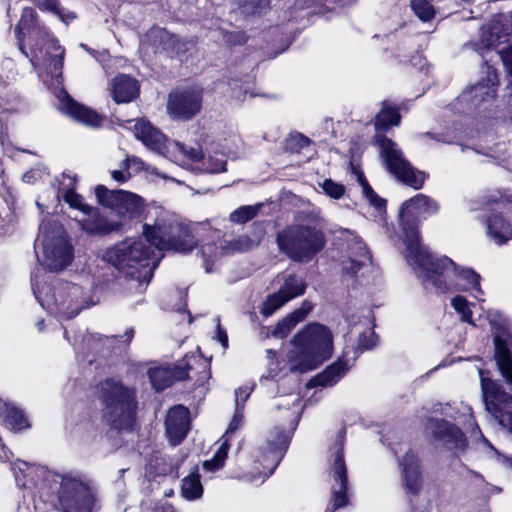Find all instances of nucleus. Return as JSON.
<instances>
[{"label": "nucleus", "instance_id": "nucleus-25", "mask_svg": "<svg viewBox=\"0 0 512 512\" xmlns=\"http://www.w3.org/2000/svg\"><path fill=\"white\" fill-rule=\"evenodd\" d=\"M401 478L405 490L411 494H417L421 488V470L417 456L411 451L399 459Z\"/></svg>", "mask_w": 512, "mask_h": 512}, {"label": "nucleus", "instance_id": "nucleus-4", "mask_svg": "<svg viewBox=\"0 0 512 512\" xmlns=\"http://www.w3.org/2000/svg\"><path fill=\"white\" fill-rule=\"evenodd\" d=\"M314 386H277V403L278 409L293 408V420L287 429L275 427L272 429L263 445L257 450L256 464L263 467V471L258 475H247L246 479L251 483H262L266 478L273 474L281 462L286 452L290 439L296 429L303 407L301 406V398L303 389L309 390Z\"/></svg>", "mask_w": 512, "mask_h": 512}, {"label": "nucleus", "instance_id": "nucleus-9", "mask_svg": "<svg viewBox=\"0 0 512 512\" xmlns=\"http://www.w3.org/2000/svg\"><path fill=\"white\" fill-rule=\"evenodd\" d=\"M32 289L40 305L60 319H71L88 307L81 297L82 288L77 284L60 282L52 288L46 286L40 289L36 277H32Z\"/></svg>", "mask_w": 512, "mask_h": 512}, {"label": "nucleus", "instance_id": "nucleus-43", "mask_svg": "<svg viewBox=\"0 0 512 512\" xmlns=\"http://www.w3.org/2000/svg\"><path fill=\"white\" fill-rule=\"evenodd\" d=\"M221 33L223 41L228 46H241L244 45L248 40V36L244 31H222Z\"/></svg>", "mask_w": 512, "mask_h": 512}, {"label": "nucleus", "instance_id": "nucleus-27", "mask_svg": "<svg viewBox=\"0 0 512 512\" xmlns=\"http://www.w3.org/2000/svg\"><path fill=\"white\" fill-rule=\"evenodd\" d=\"M86 218L79 221V224L85 232L91 235H106L110 232L117 231L122 224L118 222H109L105 217L101 216L98 208H92L91 213L85 214Z\"/></svg>", "mask_w": 512, "mask_h": 512}, {"label": "nucleus", "instance_id": "nucleus-51", "mask_svg": "<svg viewBox=\"0 0 512 512\" xmlns=\"http://www.w3.org/2000/svg\"><path fill=\"white\" fill-rule=\"evenodd\" d=\"M461 410H462V414L465 416L467 415L469 417V422H471L472 424H474L476 426V430H477V433L479 434L480 436V439H481V442L489 447L490 449H494V447L491 445V443L484 437V435L482 434L481 430L479 429L478 425L475 423V420H474V417L472 415V410H471V407L468 406V405H464L463 403H461Z\"/></svg>", "mask_w": 512, "mask_h": 512}, {"label": "nucleus", "instance_id": "nucleus-29", "mask_svg": "<svg viewBox=\"0 0 512 512\" xmlns=\"http://www.w3.org/2000/svg\"><path fill=\"white\" fill-rule=\"evenodd\" d=\"M348 371L347 361L339 359L324 371L311 378L307 384H335L339 382Z\"/></svg>", "mask_w": 512, "mask_h": 512}, {"label": "nucleus", "instance_id": "nucleus-23", "mask_svg": "<svg viewBox=\"0 0 512 512\" xmlns=\"http://www.w3.org/2000/svg\"><path fill=\"white\" fill-rule=\"evenodd\" d=\"M497 84L496 74L489 72L485 79L472 86L468 91L463 92L459 100L467 103L469 108H480L483 103L493 100Z\"/></svg>", "mask_w": 512, "mask_h": 512}, {"label": "nucleus", "instance_id": "nucleus-18", "mask_svg": "<svg viewBox=\"0 0 512 512\" xmlns=\"http://www.w3.org/2000/svg\"><path fill=\"white\" fill-rule=\"evenodd\" d=\"M190 367L186 360H182L177 364L164 363L146 369L142 363L131 364L128 373H142L146 371L151 384H173L185 380H192L188 376Z\"/></svg>", "mask_w": 512, "mask_h": 512}, {"label": "nucleus", "instance_id": "nucleus-38", "mask_svg": "<svg viewBox=\"0 0 512 512\" xmlns=\"http://www.w3.org/2000/svg\"><path fill=\"white\" fill-rule=\"evenodd\" d=\"M410 6L417 17L424 22L435 17L434 6L428 0H411Z\"/></svg>", "mask_w": 512, "mask_h": 512}, {"label": "nucleus", "instance_id": "nucleus-28", "mask_svg": "<svg viewBox=\"0 0 512 512\" xmlns=\"http://www.w3.org/2000/svg\"><path fill=\"white\" fill-rule=\"evenodd\" d=\"M487 234L498 245L507 242L512 237V225L499 214L487 219Z\"/></svg>", "mask_w": 512, "mask_h": 512}, {"label": "nucleus", "instance_id": "nucleus-24", "mask_svg": "<svg viewBox=\"0 0 512 512\" xmlns=\"http://www.w3.org/2000/svg\"><path fill=\"white\" fill-rule=\"evenodd\" d=\"M495 360L502 376L509 384H512V333L507 330H499L494 335Z\"/></svg>", "mask_w": 512, "mask_h": 512}, {"label": "nucleus", "instance_id": "nucleus-59", "mask_svg": "<svg viewBox=\"0 0 512 512\" xmlns=\"http://www.w3.org/2000/svg\"><path fill=\"white\" fill-rule=\"evenodd\" d=\"M217 339L223 348L226 349L228 347V335L226 331L221 328L219 321L217 323Z\"/></svg>", "mask_w": 512, "mask_h": 512}, {"label": "nucleus", "instance_id": "nucleus-35", "mask_svg": "<svg viewBox=\"0 0 512 512\" xmlns=\"http://www.w3.org/2000/svg\"><path fill=\"white\" fill-rule=\"evenodd\" d=\"M201 256L203 258V265L205 271L210 273L213 271V264L219 259L221 256H226L221 253V245L217 246L215 243H206L201 247L200 250Z\"/></svg>", "mask_w": 512, "mask_h": 512}, {"label": "nucleus", "instance_id": "nucleus-62", "mask_svg": "<svg viewBox=\"0 0 512 512\" xmlns=\"http://www.w3.org/2000/svg\"><path fill=\"white\" fill-rule=\"evenodd\" d=\"M419 137H430L438 142L449 143L450 141L443 134H433L430 132L419 134Z\"/></svg>", "mask_w": 512, "mask_h": 512}, {"label": "nucleus", "instance_id": "nucleus-63", "mask_svg": "<svg viewBox=\"0 0 512 512\" xmlns=\"http://www.w3.org/2000/svg\"><path fill=\"white\" fill-rule=\"evenodd\" d=\"M34 171H30L24 174L23 179L27 183H33L35 180Z\"/></svg>", "mask_w": 512, "mask_h": 512}, {"label": "nucleus", "instance_id": "nucleus-3", "mask_svg": "<svg viewBox=\"0 0 512 512\" xmlns=\"http://www.w3.org/2000/svg\"><path fill=\"white\" fill-rule=\"evenodd\" d=\"M19 50L30 58L38 75L47 73L57 80L62 77L64 48L58 40L37 19L33 8L25 7L15 27Z\"/></svg>", "mask_w": 512, "mask_h": 512}, {"label": "nucleus", "instance_id": "nucleus-7", "mask_svg": "<svg viewBox=\"0 0 512 512\" xmlns=\"http://www.w3.org/2000/svg\"><path fill=\"white\" fill-rule=\"evenodd\" d=\"M438 210L437 202L424 194H417L402 204L399 220L406 246L405 259L409 265L430 252L420 242L419 224Z\"/></svg>", "mask_w": 512, "mask_h": 512}, {"label": "nucleus", "instance_id": "nucleus-39", "mask_svg": "<svg viewBox=\"0 0 512 512\" xmlns=\"http://www.w3.org/2000/svg\"><path fill=\"white\" fill-rule=\"evenodd\" d=\"M63 198H64L65 202L68 203L71 208L81 211L84 215L86 213L92 212L93 207L86 204L84 202L83 197L80 194L76 193L73 189H68L63 194Z\"/></svg>", "mask_w": 512, "mask_h": 512}, {"label": "nucleus", "instance_id": "nucleus-47", "mask_svg": "<svg viewBox=\"0 0 512 512\" xmlns=\"http://www.w3.org/2000/svg\"><path fill=\"white\" fill-rule=\"evenodd\" d=\"M243 419H244V414H243L242 408L235 407L234 415L229 423V426H228L223 438L229 439L230 435L234 434L240 427H242Z\"/></svg>", "mask_w": 512, "mask_h": 512}, {"label": "nucleus", "instance_id": "nucleus-54", "mask_svg": "<svg viewBox=\"0 0 512 512\" xmlns=\"http://www.w3.org/2000/svg\"><path fill=\"white\" fill-rule=\"evenodd\" d=\"M115 337L112 336V337H107V336H102V335H99V334H91L89 336H87L84 341L90 345L91 342H99V343H103L105 345L107 344H111L113 341H114ZM93 349L97 350V347H96V343L93 344Z\"/></svg>", "mask_w": 512, "mask_h": 512}, {"label": "nucleus", "instance_id": "nucleus-10", "mask_svg": "<svg viewBox=\"0 0 512 512\" xmlns=\"http://www.w3.org/2000/svg\"><path fill=\"white\" fill-rule=\"evenodd\" d=\"M102 418L117 430L131 429L137 409L136 393L128 386H106L102 390Z\"/></svg>", "mask_w": 512, "mask_h": 512}, {"label": "nucleus", "instance_id": "nucleus-30", "mask_svg": "<svg viewBox=\"0 0 512 512\" xmlns=\"http://www.w3.org/2000/svg\"><path fill=\"white\" fill-rule=\"evenodd\" d=\"M260 241V236L256 238H250L247 235H240L231 240L221 243V253L227 255H233L235 253H243L256 247Z\"/></svg>", "mask_w": 512, "mask_h": 512}, {"label": "nucleus", "instance_id": "nucleus-56", "mask_svg": "<svg viewBox=\"0 0 512 512\" xmlns=\"http://www.w3.org/2000/svg\"><path fill=\"white\" fill-rule=\"evenodd\" d=\"M310 3V0H304V1H300L299 4H297L294 8V11L290 13V19H299V18H303L305 15H300L298 14V10H302V9H307L310 7V5L308 4Z\"/></svg>", "mask_w": 512, "mask_h": 512}, {"label": "nucleus", "instance_id": "nucleus-50", "mask_svg": "<svg viewBox=\"0 0 512 512\" xmlns=\"http://www.w3.org/2000/svg\"><path fill=\"white\" fill-rule=\"evenodd\" d=\"M376 345V335L373 331L367 330L359 335L358 347L364 350L373 348Z\"/></svg>", "mask_w": 512, "mask_h": 512}, {"label": "nucleus", "instance_id": "nucleus-31", "mask_svg": "<svg viewBox=\"0 0 512 512\" xmlns=\"http://www.w3.org/2000/svg\"><path fill=\"white\" fill-rule=\"evenodd\" d=\"M6 424L12 430H22L29 426L28 420L22 410L15 407L13 404L3 402L0 409Z\"/></svg>", "mask_w": 512, "mask_h": 512}, {"label": "nucleus", "instance_id": "nucleus-5", "mask_svg": "<svg viewBox=\"0 0 512 512\" xmlns=\"http://www.w3.org/2000/svg\"><path fill=\"white\" fill-rule=\"evenodd\" d=\"M423 288L429 292L475 290L481 293L480 275L471 268L460 267L447 256L431 252L410 264Z\"/></svg>", "mask_w": 512, "mask_h": 512}, {"label": "nucleus", "instance_id": "nucleus-52", "mask_svg": "<svg viewBox=\"0 0 512 512\" xmlns=\"http://www.w3.org/2000/svg\"><path fill=\"white\" fill-rule=\"evenodd\" d=\"M313 309V304L308 301V300H304L301 304V306L296 309L294 312H292L291 314L299 321H303L305 319V317L307 316V314Z\"/></svg>", "mask_w": 512, "mask_h": 512}, {"label": "nucleus", "instance_id": "nucleus-33", "mask_svg": "<svg viewBox=\"0 0 512 512\" xmlns=\"http://www.w3.org/2000/svg\"><path fill=\"white\" fill-rule=\"evenodd\" d=\"M400 123V115L396 108L383 107L375 117V129L377 131L386 130L392 125Z\"/></svg>", "mask_w": 512, "mask_h": 512}, {"label": "nucleus", "instance_id": "nucleus-36", "mask_svg": "<svg viewBox=\"0 0 512 512\" xmlns=\"http://www.w3.org/2000/svg\"><path fill=\"white\" fill-rule=\"evenodd\" d=\"M360 252V259L349 258L342 263L343 271L347 274H356L367 262H370L371 257L369 251L362 244H358Z\"/></svg>", "mask_w": 512, "mask_h": 512}, {"label": "nucleus", "instance_id": "nucleus-15", "mask_svg": "<svg viewBox=\"0 0 512 512\" xmlns=\"http://www.w3.org/2000/svg\"><path fill=\"white\" fill-rule=\"evenodd\" d=\"M95 195L100 205L111 209L123 220L138 219L144 211L143 199L126 190H110L104 185H98Z\"/></svg>", "mask_w": 512, "mask_h": 512}, {"label": "nucleus", "instance_id": "nucleus-6", "mask_svg": "<svg viewBox=\"0 0 512 512\" xmlns=\"http://www.w3.org/2000/svg\"><path fill=\"white\" fill-rule=\"evenodd\" d=\"M294 351L289 360L292 373H306L327 360L333 350L331 331L319 323H311L293 338Z\"/></svg>", "mask_w": 512, "mask_h": 512}, {"label": "nucleus", "instance_id": "nucleus-58", "mask_svg": "<svg viewBox=\"0 0 512 512\" xmlns=\"http://www.w3.org/2000/svg\"><path fill=\"white\" fill-rule=\"evenodd\" d=\"M223 467V464H219L218 461L215 460V458H211L209 460L204 461L203 468L207 471L214 472Z\"/></svg>", "mask_w": 512, "mask_h": 512}, {"label": "nucleus", "instance_id": "nucleus-8", "mask_svg": "<svg viewBox=\"0 0 512 512\" xmlns=\"http://www.w3.org/2000/svg\"><path fill=\"white\" fill-rule=\"evenodd\" d=\"M276 240L281 252L300 263L311 261L326 244L322 229L306 224L287 226L278 232Z\"/></svg>", "mask_w": 512, "mask_h": 512}, {"label": "nucleus", "instance_id": "nucleus-42", "mask_svg": "<svg viewBox=\"0 0 512 512\" xmlns=\"http://www.w3.org/2000/svg\"><path fill=\"white\" fill-rule=\"evenodd\" d=\"M42 9L50 11L59 16V18L66 24L75 18V15L70 12H65L61 8L58 0H43L40 6Z\"/></svg>", "mask_w": 512, "mask_h": 512}, {"label": "nucleus", "instance_id": "nucleus-53", "mask_svg": "<svg viewBox=\"0 0 512 512\" xmlns=\"http://www.w3.org/2000/svg\"><path fill=\"white\" fill-rule=\"evenodd\" d=\"M289 145L292 149H303L310 145V140L301 134H296L290 137Z\"/></svg>", "mask_w": 512, "mask_h": 512}, {"label": "nucleus", "instance_id": "nucleus-17", "mask_svg": "<svg viewBox=\"0 0 512 512\" xmlns=\"http://www.w3.org/2000/svg\"><path fill=\"white\" fill-rule=\"evenodd\" d=\"M487 411L512 432V386H481Z\"/></svg>", "mask_w": 512, "mask_h": 512}, {"label": "nucleus", "instance_id": "nucleus-11", "mask_svg": "<svg viewBox=\"0 0 512 512\" xmlns=\"http://www.w3.org/2000/svg\"><path fill=\"white\" fill-rule=\"evenodd\" d=\"M435 416H429L425 423V432L431 436L433 441L444 449L451 451L455 455L464 453L468 447V442L463 431L455 424L437 415L459 420L460 417L452 412L449 404H438L434 407Z\"/></svg>", "mask_w": 512, "mask_h": 512}, {"label": "nucleus", "instance_id": "nucleus-41", "mask_svg": "<svg viewBox=\"0 0 512 512\" xmlns=\"http://www.w3.org/2000/svg\"><path fill=\"white\" fill-rule=\"evenodd\" d=\"M298 323L299 321L292 314H289L277 323L272 332V335L277 338H284Z\"/></svg>", "mask_w": 512, "mask_h": 512}, {"label": "nucleus", "instance_id": "nucleus-1", "mask_svg": "<svg viewBox=\"0 0 512 512\" xmlns=\"http://www.w3.org/2000/svg\"><path fill=\"white\" fill-rule=\"evenodd\" d=\"M143 238H127L106 251L105 259L126 277L129 290L143 293L164 251L189 253L197 245L192 229L174 214L160 210L152 225L143 226Z\"/></svg>", "mask_w": 512, "mask_h": 512}, {"label": "nucleus", "instance_id": "nucleus-48", "mask_svg": "<svg viewBox=\"0 0 512 512\" xmlns=\"http://www.w3.org/2000/svg\"><path fill=\"white\" fill-rule=\"evenodd\" d=\"M229 91L227 96L236 101H243L245 99L247 89L244 88L238 80H232L229 82Z\"/></svg>", "mask_w": 512, "mask_h": 512}, {"label": "nucleus", "instance_id": "nucleus-2", "mask_svg": "<svg viewBox=\"0 0 512 512\" xmlns=\"http://www.w3.org/2000/svg\"><path fill=\"white\" fill-rule=\"evenodd\" d=\"M16 483L19 487H29L36 482L32 474L45 476L55 494V508L60 512H93L96 492L91 480L78 472H46L43 468L17 461L13 465Z\"/></svg>", "mask_w": 512, "mask_h": 512}, {"label": "nucleus", "instance_id": "nucleus-26", "mask_svg": "<svg viewBox=\"0 0 512 512\" xmlns=\"http://www.w3.org/2000/svg\"><path fill=\"white\" fill-rule=\"evenodd\" d=\"M110 92L116 103H129L139 95V83L135 78L121 74L112 80Z\"/></svg>", "mask_w": 512, "mask_h": 512}, {"label": "nucleus", "instance_id": "nucleus-37", "mask_svg": "<svg viewBox=\"0 0 512 512\" xmlns=\"http://www.w3.org/2000/svg\"><path fill=\"white\" fill-rule=\"evenodd\" d=\"M260 208V204L241 206L230 214L229 220L233 223L244 224L256 217Z\"/></svg>", "mask_w": 512, "mask_h": 512}, {"label": "nucleus", "instance_id": "nucleus-14", "mask_svg": "<svg viewBox=\"0 0 512 512\" xmlns=\"http://www.w3.org/2000/svg\"><path fill=\"white\" fill-rule=\"evenodd\" d=\"M380 153L383 157L388 171L399 181L414 188H422L426 174L415 169L403 156L398 145L388 138L379 140Z\"/></svg>", "mask_w": 512, "mask_h": 512}, {"label": "nucleus", "instance_id": "nucleus-61", "mask_svg": "<svg viewBox=\"0 0 512 512\" xmlns=\"http://www.w3.org/2000/svg\"><path fill=\"white\" fill-rule=\"evenodd\" d=\"M123 164L125 169H128L131 164L137 165L139 168H143L144 165L143 161L140 158L134 156L126 158Z\"/></svg>", "mask_w": 512, "mask_h": 512}, {"label": "nucleus", "instance_id": "nucleus-22", "mask_svg": "<svg viewBox=\"0 0 512 512\" xmlns=\"http://www.w3.org/2000/svg\"><path fill=\"white\" fill-rule=\"evenodd\" d=\"M58 99L59 109L78 122L91 127H99L102 124L101 115L74 101L65 90L59 92Z\"/></svg>", "mask_w": 512, "mask_h": 512}, {"label": "nucleus", "instance_id": "nucleus-32", "mask_svg": "<svg viewBox=\"0 0 512 512\" xmlns=\"http://www.w3.org/2000/svg\"><path fill=\"white\" fill-rule=\"evenodd\" d=\"M181 494L187 500L199 499L203 494V486L198 474H190L182 479Z\"/></svg>", "mask_w": 512, "mask_h": 512}, {"label": "nucleus", "instance_id": "nucleus-20", "mask_svg": "<svg viewBox=\"0 0 512 512\" xmlns=\"http://www.w3.org/2000/svg\"><path fill=\"white\" fill-rule=\"evenodd\" d=\"M307 285L300 276L289 274L283 278V283L279 290L267 297L263 303L261 313L268 317L276 310L281 308L287 302L302 296L306 291Z\"/></svg>", "mask_w": 512, "mask_h": 512}, {"label": "nucleus", "instance_id": "nucleus-64", "mask_svg": "<svg viewBox=\"0 0 512 512\" xmlns=\"http://www.w3.org/2000/svg\"><path fill=\"white\" fill-rule=\"evenodd\" d=\"M134 333H135V331H134V328H132V327L126 330L124 336L127 338L128 342H130L132 340Z\"/></svg>", "mask_w": 512, "mask_h": 512}, {"label": "nucleus", "instance_id": "nucleus-19", "mask_svg": "<svg viewBox=\"0 0 512 512\" xmlns=\"http://www.w3.org/2000/svg\"><path fill=\"white\" fill-rule=\"evenodd\" d=\"M201 106V89L176 90L169 94L167 111L174 119L189 120L199 113Z\"/></svg>", "mask_w": 512, "mask_h": 512}, {"label": "nucleus", "instance_id": "nucleus-55", "mask_svg": "<svg viewBox=\"0 0 512 512\" xmlns=\"http://www.w3.org/2000/svg\"><path fill=\"white\" fill-rule=\"evenodd\" d=\"M228 450H229L228 439L224 438V441L219 446L217 451L214 453L213 458H215V460L218 461L219 464L224 465L225 459L227 458Z\"/></svg>", "mask_w": 512, "mask_h": 512}, {"label": "nucleus", "instance_id": "nucleus-46", "mask_svg": "<svg viewBox=\"0 0 512 512\" xmlns=\"http://www.w3.org/2000/svg\"><path fill=\"white\" fill-rule=\"evenodd\" d=\"M204 165L208 173H221L226 171V161L222 155L220 157L209 156L204 162Z\"/></svg>", "mask_w": 512, "mask_h": 512}, {"label": "nucleus", "instance_id": "nucleus-60", "mask_svg": "<svg viewBox=\"0 0 512 512\" xmlns=\"http://www.w3.org/2000/svg\"><path fill=\"white\" fill-rule=\"evenodd\" d=\"M211 377L210 370L208 368V364H203V369L199 372V377L195 379L199 384H204V382L208 381Z\"/></svg>", "mask_w": 512, "mask_h": 512}, {"label": "nucleus", "instance_id": "nucleus-40", "mask_svg": "<svg viewBox=\"0 0 512 512\" xmlns=\"http://www.w3.org/2000/svg\"><path fill=\"white\" fill-rule=\"evenodd\" d=\"M451 305L460 314L462 321L474 325L472 320V312L469 307V302L462 296H455L451 300Z\"/></svg>", "mask_w": 512, "mask_h": 512}, {"label": "nucleus", "instance_id": "nucleus-13", "mask_svg": "<svg viewBox=\"0 0 512 512\" xmlns=\"http://www.w3.org/2000/svg\"><path fill=\"white\" fill-rule=\"evenodd\" d=\"M134 134L149 150L163 157L170 159L172 157L171 154L177 151L193 162L203 158L202 149L198 144L187 146L180 142H170L160 130L146 120L140 119L136 121Z\"/></svg>", "mask_w": 512, "mask_h": 512}, {"label": "nucleus", "instance_id": "nucleus-57", "mask_svg": "<svg viewBox=\"0 0 512 512\" xmlns=\"http://www.w3.org/2000/svg\"><path fill=\"white\" fill-rule=\"evenodd\" d=\"M127 170H114L111 172V176L115 181L123 183L130 178V173Z\"/></svg>", "mask_w": 512, "mask_h": 512}, {"label": "nucleus", "instance_id": "nucleus-45", "mask_svg": "<svg viewBox=\"0 0 512 512\" xmlns=\"http://www.w3.org/2000/svg\"><path fill=\"white\" fill-rule=\"evenodd\" d=\"M271 0H248L243 9L248 14H262L270 7Z\"/></svg>", "mask_w": 512, "mask_h": 512}, {"label": "nucleus", "instance_id": "nucleus-34", "mask_svg": "<svg viewBox=\"0 0 512 512\" xmlns=\"http://www.w3.org/2000/svg\"><path fill=\"white\" fill-rule=\"evenodd\" d=\"M357 181L362 188V193L365 198L369 201V203L374 206L378 211H382L385 209L386 201L379 197L371 188L368 181L366 180L363 172H357Z\"/></svg>", "mask_w": 512, "mask_h": 512}, {"label": "nucleus", "instance_id": "nucleus-16", "mask_svg": "<svg viewBox=\"0 0 512 512\" xmlns=\"http://www.w3.org/2000/svg\"><path fill=\"white\" fill-rule=\"evenodd\" d=\"M344 432H340L335 444L333 454V463L331 465V477L334 484L331 488V507L328 506L325 512H334L336 509L344 507L348 503L347 495V468L344 461L343 452Z\"/></svg>", "mask_w": 512, "mask_h": 512}, {"label": "nucleus", "instance_id": "nucleus-44", "mask_svg": "<svg viewBox=\"0 0 512 512\" xmlns=\"http://www.w3.org/2000/svg\"><path fill=\"white\" fill-rule=\"evenodd\" d=\"M321 186L324 192L334 199H340L345 193V187L331 179L324 180Z\"/></svg>", "mask_w": 512, "mask_h": 512}, {"label": "nucleus", "instance_id": "nucleus-21", "mask_svg": "<svg viewBox=\"0 0 512 512\" xmlns=\"http://www.w3.org/2000/svg\"><path fill=\"white\" fill-rule=\"evenodd\" d=\"M166 434L169 442L179 445L186 437L190 427V412L182 405H176L169 409L166 421Z\"/></svg>", "mask_w": 512, "mask_h": 512}, {"label": "nucleus", "instance_id": "nucleus-12", "mask_svg": "<svg viewBox=\"0 0 512 512\" xmlns=\"http://www.w3.org/2000/svg\"><path fill=\"white\" fill-rule=\"evenodd\" d=\"M42 233V265L50 271H61L73 259V248L68 241L64 227L57 221L43 222L40 226Z\"/></svg>", "mask_w": 512, "mask_h": 512}, {"label": "nucleus", "instance_id": "nucleus-49", "mask_svg": "<svg viewBox=\"0 0 512 512\" xmlns=\"http://www.w3.org/2000/svg\"><path fill=\"white\" fill-rule=\"evenodd\" d=\"M253 392V386H239L235 394V407L244 409V404Z\"/></svg>", "mask_w": 512, "mask_h": 512}]
</instances>
